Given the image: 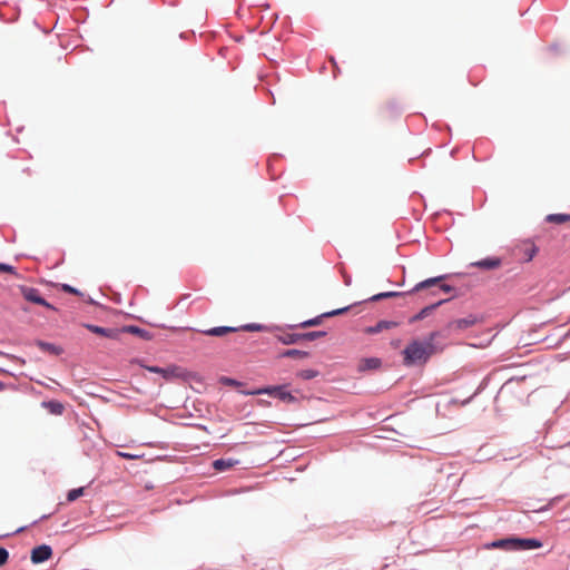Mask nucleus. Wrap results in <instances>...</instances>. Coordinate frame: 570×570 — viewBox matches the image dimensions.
I'll return each mask as SVG.
<instances>
[{
  "mask_svg": "<svg viewBox=\"0 0 570 570\" xmlns=\"http://www.w3.org/2000/svg\"><path fill=\"white\" fill-rule=\"evenodd\" d=\"M279 341L283 343V344H295L299 341H303V337H302V333L301 334H296V333H288V334H285L283 336L279 337Z\"/></svg>",
  "mask_w": 570,
  "mask_h": 570,
  "instance_id": "a211bd4d",
  "label": "nucleus"
},
{
  "mask_svg": "<svg viewBox=\"0 0 570 570\" xmlns=\"http://www.w3.org/2000/svg\"><path fill=\"white\" fill-rule=\"evenodd\" d=\"M325 335H326V332H324V331H315V332L302 333V337L305 341H314V340L323 337Z\"/></svg>",
  "mask_w": 570,
  "mask_h": 570,
  "instance_id": "4be33fe9",
  "label": "nucleus"
},
{
  "mask_svg": "<svg viewBox=\"0 0 570 570\" xmlns=\"http://www.w3.org/2000/svg\"><path fill=\"white\" fill-rule=\"evenodd\" d=\"M9 559V552L0 547V567L4 566L8 562Z\"/></svg>",
  "mask_w": 570,
  "mask_h": 570,
  "instance_id": "7c9ffc66",
  "label": "nucleus"
},
{
  "mask_svg": "<svg viewBox=\"0 0 570 570\" xmlns=\"http://www.w3.org/2000/svg\"><path fill=\"white\" fill-rule=\"evenodd\" d=\"M502 262L499 257H487L484 259L471 263V266L481 269H495L501 266Z\"/></svg>",
  "mask_w": 570,
  "mask_h": 570,
  "instance_id": "6e6552de",
  "label": "nucleus"
},
{
  "mask_svg": "<svg viewBox=\"0 0 570 570\" xmlns=\"http://www.w3.org/2000/svg\"><path fill=\"white\" fill-rule=\"evenodd\" d=\"M236 463H237V461H234L230 459H228V460L219 459V460L214 461L213 466L217 471H224V470H228V469L233 468Z\"/></svg>",
  "mask_w": 570,
  "mask_h": 570,
  "instance_id": "dca6fc26",
  "label": "nucleus"
},
{
  "mask_svg": "<svg viewBox=\"0 0 570 570\" xmlns=\"http://www.w3.org/2000/svg\"><path fill=\"white\" fill-rule=\"evenodd\" d=\"M397 323L392 321H380L376 325L370 326L365 328V333L367 334H376L384 330H390L396 327Z\"/></svg>",
  "mask_w": 570,
  "mask_h": 570,
  "instance_id": "9d476101",
  "label": "nucleus"
},
{
  "mask_svg": "<svg viewBox=\"0 0 570 570\" xmlns=\"http://www.w3.org/2000/svg\"><path fill=\"white\" fill-rule=\"evenodd\" d=\"M440 289L443 291L444 293H451L453 291V287L450 285H446V284H443L440 286Z\"/></svg>",
  "mask_w": 570,
  "mask_h": 570,
  "instance_id": "72a5a7b5",
  "label": "nucleus"
},
{
  "mask_svg": "<svg viewBox=\"0 0 570 570\" xmlns=\"http://www.w3.org/2000/svg\"><path fill=\"white\" fill-rule=\"evenodd\" d=\"M38 345L43 351H48V352H51V353H58L56 346L50 344V343H46V342H41L40 341V342H38Z\"/></svg>",
  "mask_w": 570,
  "mask_h": 570,
  "instance_id": "cd10ccee",
  "label": "nucleus"
},
{
  "mask_svg": "<svg viewBox=\"0 0 570 570\" xmlns=\"http://www.w3.org/2000/svg\"><path fill=\"white\" fill-rule=\"evenodd\" d=\"M117 455L122 459H127V460H136V459L140 458V455H138V454H130V453L120 452V451H117Z\"/></svg>",
  "mask_w": 570,
  "mask_h": 570,
  "instance_id": "473e14b6",
  "label": "nucleus"
},
{
  "mask_svg": "<svg viewBox=\"0 0 570 570\" xmlns=\"http://www.w3.org/2000/svg\"><path fill=\"white\" fill-rule=\"evenodd\" d=\"M513 538L493 541L489 547L493 549L513 550Z\"/></svg>",
  "mask_w": 570,
  "mask_h": 570,
  "instance_id": "2eb2a0df",
  "label": "nucleus"
},
{
  "mask_svg": "<svg viewBox=\"0 0 570 570\" xmlns=\"http://www.w3.org/2000/svg\"><path fill=\"white\" fill-rule=\"evenodd\" d=\"M121 333H130V334H134V335H137L144 340H150L151 338V335L148 331L144 330V328H140L138 326H134V325H129V326H125L120 330V334Z\"/></svg>",
  "mask_w": 570,
  "mask_h": 570,
  "instance_id": "f8f14e48",
  "label": "nucleus"
},
{
  "mask_svg": "<svg viewBox=\"0 0 570 570\" xmlns=\"http://www.w3.org/2000/svg\"><path fill=\"white\" fill-rule=\"evenodd\" d=\"M252 394H268L275 396L284 402L292 403L296 401V397L285 390V386H268L259 389Z\"/></svg>",
  "mask_w": 570,
  "mask_h": 570,
  "instance_id": "f03ea898",
  "label": "nucleus"
},
{
  "mask_svg": "<svg viewBox=\"0 0 570 570\" xmlns=\"http://www.w3.org/2000/svg\"><path fill=\"white\" fill-rule=\"evenodd\" d=\"M524 245H525V247H527V248H525V253H527V256H528V257H527V259H528V261H530V259H532V257L534 256V254H535V252H537V248H535V247H534V245H533V244H531V243H525Z\"/></svg>",
  "mask_w": 570,
  "mask_h": 570,
  "instance_id": "c85d7f7f",
  "label": "nucleus"
},
{
  "mask_svg": "<svg viewBox=\"0 0 570 570\" xmlns=\"http://www.w3.org/2000/svg\"><path fill=\"white\" fill-rule=\"evenodd\" d=\"M0 272L10 273V274L18 276L16 268L13 266L4 264V263H0Z\"/></svg>",
  "mask_w": 570,
  "mask_h": 570,
  "instance_id": "c756f323",
  "label": "nucleus"
},
{
  "mask_svg": "<svg viewBox=\"0 0 570 570\" xmlns=\"http://www.w3.org/2000/svg\"><path fill=\"white\" fill-rule=\"evenodd\" d=\"M570 220V215L566 214H551L547 216V222L554 224H563Z\"/></svg>",
  "mask_w": 570,
  "mask_h": 570,
  "instance_id": "aec40b11",
  "label": "nucleus"
},
{
  "mask_svg": "<svg viewBox=\"0 0 570 570\" xmlns=\"http://www.w3.org/2000/svg\"><path fill=\"white\" fill-rule=\"evenodd\" d=\"M237 331H238V327L218 326V327H213L207 331H204V334L209 335V336H224L228 333H234Z\"/></svg>",
  "mask_w": 570,
  "mask_h": 570,
  "instance_id": "9b49d317",
  "label": "nucleus"
},
{
  "mask_svg": "<svg viewBox=\"0 0 570 570\" xmlns=\"http://www.w3.org/2000/svg\"><path fill=\"white\" fill-rule=\"evenodd\" d=\"M85 488L72 489L67 494L68 502H73L83 494Z\"/></svg>",
  "mask_w": 570,
  "mask_h": 570,
  "instance_id": "5701e85b",
  "label": "nucleus"
},
{
  "mask_svg": "<svg viewBox=\"0 0 570 570\" xmlns=\"http://www.w3.org/2000/svg\"><path fill=\"white\" fill-rule=\"evenodd\" d=\"M61 288L66 293H70V294H73V295H81V293L77 288H75V287H72V286H70L68 284H63L61 286Z\"/></svg>",
  "mask_w": 570,
  "mask_h": 570,
  "instance_id": "2f4dec72",
  "label": "nucleus"
},
{
  "mask_svg": "<svg viewBox=\"0 0 570 570\" xmlns=\"http://www.w3.org/2000/svg\"><path fill=\"white\" fill-rule=\"evenodd\" d=\"M149 372L161 374L165 379L169 377L170 373L166 368H161L158 366H148L146 367Z\"/></svg>",
  "mask_w": 570,
  "mask_h": 570,
  "instance_id": "a878e982",
  "label": "nucleus"
},
{
  "mask_svg": "<svg viewBox=\"0 0 570 570\" xmlns=\"http://www.w3.org/2000/svg\"><path fill=\"white\" fill-rule=\"evenodd\" d=\"M263 328H264L263 325L252 323V324H246L244 326L238 327V331L242 330V331L255 332V331H262Z\"/></svg>",
  "mask_w": 570,
  "mask_h": 570,
  "instance_id": "393cba45",
  "label": "nucleus"
},
{
  "mask_svg": "<svg viewBox=\"0 0 570 570\" xmlns=\"http://www.w3.org/2000/svg\"><path fill=\"white\" fill-rule=\"evenodd\" d=\"M402 295V293H399V292H385V293H380V294H376L374 296L371 297V301H380V299H383V298H387V297H394V296H400Z\"/></svg>",
  "mask_w": 570,
  "mask_h": 570,
  "instance_id": "b1692460",
  "label": "nucleus"
},
{
  "mask_svg": "<svg viewBox=\"0 0 570 570\" xmlns=\"http://www.w3.org/2000/svg\"><path fill=\"white\" fill-rule=\"evenodd\" d=\"M380 365H381V361L376 357L364 358L361 362L360 368L361 370L377 368Z\"/></svg>",
  "mask_w": 570,
  "mask_h": 570,
  "instance_id": "6ab92c4d",
  "label": "nucleus"
},
{
  "mask_svg": "<svg viewBox=\"0 0 570 570\" xmlns=\"http://www.w3.org/2000/svg\"><path fill=\"white\" fill-rule=\"evenodd\" d=\"M85 326L90 332H92L97 335L105 336L110 340H119L120 338V330L119 328H106V327H100V326L92 325V324H86Z\"/></svg>",
  "mask_w": 570,
  "mask_h": 570,
  "instance_id": "39448f33",
  "label": "nucleus"
},
{
  "mask_svg": "<svg viewBox=\"0 0 570 570\" xmlns=\"http://www.w3.org/2000/svg\"><path fill=\"white\" fill-rule=\"evenodd\" d=\"M476 323V318L474 316H469L464 318H459L449 324L450 328L454 330H466L473 326Z\"/></svg>",
  "mask_w": 570,
  "mask_h": 570,
  "instance_id": "1a4fd4ad",
  "label": "nucleus"
},
{
  "mask_svg": "<svg viewBox=\"0 0 570 570\" xmlns=\"http://www.w3.org/2000/svg\"><path fill=\"white\" fill-rule=\"evenodd\" d=\"M444 278H445V276H439V277H433V278H429L423 282H420L419 284L415 285V287L412 289V292H419L421 289L434 286Z\"/></svg>",
  "mask_w": 570,
  "mask_h": 570,
  "instance_id": "4468645a",
  "label": "nucleus"
},
{
  "mask_svg": "<svg viewBox=\"0 0 570 570\" xmlns=\"http://www.w3.org/2000/svg\"><path fill=\"white\" fill-rule=\"evenodd\" d=\"M445 299L439 301L435 304H432L430 306L424 307L420 313H417L415 316L411 318V322H416L420 320H423L425 316H428L436 306L441 305Z\"/></svg>",
  "mask_w": 570,
  "mask_h": 570,
  "instance_id": "f3484780",
  "label": "nucleus"
},
{
  "mask_svg": "<svg viewBox=\"0 0 570 570\" xmlns=\"http://www.w3.org/2000/svg\"><path fill=\"white\" fill-rule=\"evenodd\" d=\"M22 296L31 303L42 305L49 309H56L50 303H48L45 298L41 297L39 291L32 287H21Z\"/></svg>",
  "mask_w": 570,
  "mask_h": 570,
  "instance_id": "7ed1b4c3",
  "label": "nucleus"
},
{
  "mask_svg": "<svg viewBox=\"0 0 570 570\" xmlns=\"http://www.w3.org/2000/svg\"><path fill=\"white\" fill-rule=\"evenodd\" d=\"M282 356L293 358H305L308 356V353L299 350H287L282 354Z\"/></svg>",
  "mask_w": 570,
  "mask_h": 570,
  "instance_id": "412c9836",
  "label": "nucleus"
},
{
  "mask_svg": "<svg viewBox=\"0 0 570 570\" xmlns=\"http://www.w3.org/2000/svg\"><path fill=\"white\" fill-rule=\"evenodd\" d=\"M317 375V372L314 370H303L298 373V376L303 380H311Z\"/></svg>",
  "mask_w": 570,
  "mask_h": 570,
  "instance_id": "bb28decb",
  "label": "nucleus"
},
{
  "mask_svg": "<svg viewBox=\"0 0 570 570\" xmlns=\"http://www.w3.org/2000/svg\"><path fill=\"white\" fill-rule=\"evenodd\" d=\"M42 406L45 409H47L51 414H55V415H61L65 411L63 404L58 401L42 402Z\"/></svg>",
  "mask_w": 570,
  "mask_h": 570,
  "instance_id": "ddd939ff",
  "label": "nucleus"
},
{
  "mask_svg": "<svg viewBox=\"0 0 570 570\" xmlns=\"http://www.w3.org/2000/svg\"><path fill=\"white\" fill-rule=\"evenodd\" d=\"M347 309H348V307H343V308H338V309H334V311L324 313L317 317H314V318H311L308 321L301 323L299 326L305 328V327L320 325L323 317H332L335 315H340V314L345 313Z\"/></svg>",
  "mask_w": 570,
  "mask_h": 570,
  "instance_id": "0eeeda50",
  "label": "nucleus"
},
{
  "mask_svg": "<svg viewBox=\"0 0 570 570\" xmlns=\"http://www.w3.org/2000/svg\"><path fill=\"white\" fill-rule=\"evenodd\" d=\"M513 550H532V549H539L542 547V542L538 539L528 538V539H520V538H513Z\"/></svg>",
  "mask_w": 570,
  "mask_h": 570,
  "instance_id": "423d86ee",
  "label": "nucleus"
},
{
  "mask_svg": "<svg viewBox=\"0 0 570 570\" xmlns=\"http://www.w3.org/2000/svg\"><path fill=\"white\" fill-rule=\"evenodd\" d=\"M51 556L52 549L47 544H42L32 549L30 558L33 563L38 564L49 560Z\"/></svg>",
  "mask_w": 570,
  "mask_h": 570,
  "instance_id": "20e7f679",
  "label": "nucleus"
},
{
  "mask_svg": "<svg viewBox=\"0 0 570 570\" xmlns=\"http://www.w3.org/2000/svg\"><path fill=\"white\" fill-rule=\"evenodd\" d=\"M50 515H51V514H45V515H42V517H41V519H47V518H49Z\"/></svg>",
  "mask_w": 570,
  "mask_h": 570,
  "instance_id": "f704fd0d",
  "label": "nucleus"
},
{
  "mask_svg": "<svg viewBox=\"0 0 570 570\" xmlns=\"http://www.w3.org/2000/svg\"><path fill=\"white\" fill-rule=\"evenodd\" d=\"M438 335V332H433L425 342H411L403 351L404 364L411 366L425 363L435 352L433 341Z\"/></svg>",
  "mask_w": 570,
  "mask_h": 570,
  "instance_id": "f257e3e1",
  "label": "nucleus"
}]
</instances>
